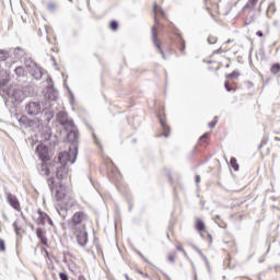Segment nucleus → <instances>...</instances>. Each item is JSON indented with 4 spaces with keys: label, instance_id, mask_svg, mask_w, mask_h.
<instances>
[{
    "label": "nucleus",
    "instance_id": "nucleus-35",
    "mask_svg": "<svg viewBox=\"0 0 280 280\" xmlns=\"http://www.w3.org/2000/svg\"><path fill=\"white\" fill-rule=\"evenodd\" d=\"M59 278H60L61 280H69V276H67V273H65V272H60V273H59Z\"/></svg>",
    "mask_w": 280,
    "mask_h": 280
},
{
    "label": "nucleus",
    "instance_id": "nucleus-16",
    "mask_svg": "<svg viewBox=\"0 0 280 280\" xmlns=\"http://www.w3.org/2000/svg\"><path fill=\"white\" fill-rule=\"evenodd\" d=\"M28 128H32L33 130H40V128H43V122H40V120L31 119L28 120Z\"/></svg>",
    "mask_w": 280,
    "mask_h": 280
},
{
    "label": "nucleus",
    "instance_id": "nucleus-43",
    "mask_svg": "<svg viewBox=\"0 0 280 280\" xmlns=\"http://www.w3.org/2000/svg\"><path fill=\"white\" fill-rule=\"evenodd\" d=\"M93 139L96 145H100V140L97 139V136L93 135Z\"/></svg>",
    "mask_w": 280,
    "mask_h": 280
},
{
    "label": "nucleus",
    "instance_id": "nucleus-3",
    "mask_svg": "<svg viewBox=\"0 0 280 280\" xmlns=\"http://www.w3.org/2000/svg\"><path fill=\"white\" fill-rule=\"evenodd\" d=\"M43 110V104L39 103V101H28L25 104V113L26 115H30V117H36L37 115H40Z\"/></svg>",
    "mask_w": 280,
    "mask_h": 280
},
{
    "label": "nucleus",
    "instance_id": "nucleus-1",
    "mask_svg": "<svg viewBox=\"0 0 280 280\" xmlns=\"http://www.w3.org/2000/svg\"><path fill=\"white\" fill-rule=\"evenodd\" d=\"M10 82V73L5 69L0 70V89L4 91L12 104H21L25 100L23 88L21 85H11L5 89V85Z\"/></svg>",
    "mask_w": 280,
    "mask_h": 280
},
{
    "label": "nucleus",
    "instance_id": "nucleus-49",
    "mask_svg": "<svg viewBox=\"0 0 280 280\" xmlns=\"http://www.w3.org/2000/svg\"><path fill=\"white\" fill-rule=\"evenodd\" d=\"M44 130H51V127H49L48 125H46V126L44 127Z\"/></svg>",
    "mask_w": 280,
    "mask_h": 280
},
{
    "label": "nucleus",
    "instance_id": "nucleus-14",
    "mask_svg": "<svg viewBox=\"0 0 280 280\" xmlns=\"http://www.w3.org/2000/svg\"><path fill=\"white\" fill-rule=\"evenodd\" d=\"M160 124L162 126L163 133L158 135V137H165V139L170 138V127L167 126V122H165V118H163V116H160Z\"/></svg>",
    "mask_w": 280,
    "mask_h": 280
},
{
    "label": "nucleus",
    "instance_id": "nucleus-18",
    "mask_svg": "<svg viewBox=\"0 0 280 280\" xmlns=\"http://www.w3.org/2000/svg\"><path fill=\"white\" fill-rule=\"evenodd\" d=\"M22 92L24 93V97H34V88L32 85L22 88Z\"/></svg>",
    "mask_w": 280,
    "mask_h": 280
},
{
    "label": "nucleus",
    "instance_id": "nucleus-25",
    "mask_svg": "<svg viewBox=\"0 0 280 280\" xmlns=\"http://www.w3.org/2000/svg\"><path fill=\"white\" fill-rule=\"evenodd\" d=\"M206 226H205V222L200 219H197L196 220V230L199 232V233H202V231H205Z\"/></svg>",
    "mask_w": 280,
    "mask_h": 280
},
{
    "label": "nucleus",
    "instance_id": "nucleus-48",
    "mask_svg": "<svg viewBox=\"0 0 280 280\" xmlns=\"http://www.w3.org/2000/svg\"><path fill=\"white\" fill-rule=\"evenodd\" d=\"M46 222H48V224H50V226H54V221L51 220V218H49V220H47Z\"/></svg>",
    "mask_w": 280,
    "mask_h": 280
},
{
    "label": "nucleus",
    "instance_id": "nucleus-15",
    "mask_svg": "<svg viewBox=\"0 0 280 280\" xmlns=\"http://www.w3.org/2000/svg\"><path fill=\"white\" fill-rule=\"evenodd\" d=\"M36 152H37L40 161H43V163H45V161H47V147L37 145L36 147Z\"/></svg>",
    "mask_w": 280,
    "mask_h": 280
},
{
    "label": "nucleus",
    "instance_id": "nucleus-30",
    "mask_svg": "<svg viewBox=\"0 0 280 280\" xmlns=\"http://www.w3.org/2000/svg\"><path fill=\"white\" fill-rule=\"evenodd\" d=\"M9 56L10 55L8 54V51L0 50V62H4V60H8Z\"/></svg>",
    "mask_w": 280,
    "mask_h": 280
},
{
    "label": "nucleus",
    "instance_id": "nucleus-53",
    "mask_svg": "<svg viewBox=\"0 0 280 280\" xmlns=\"http://www.w3.org/2000/svg\"><path fill=\"white\" fill-rule=\"evenodd\" d=\"M275 140H276V141H280V138H279V137H276Z\"/></svg>",
    "mask_w": 280,
    "mask_h": 280
},
{
    "label": "nucleus",
    "instance_id": "nucleus-29",
    "mask_svg": "<svg viewBox=\"0 0 280 280\" xmlns=\"http://www.w3.org/2000/svg\"><path fill=\"white\" fill-rule=\"evenodd\" d=\"M226 78H228L229 80H237V78H240V72L233 71V72H231L230 74H228Z\"/></svg>",
    "mask_w": 280,
    "mask_h": 280
},
{
    "label": "nucleus",
    "instance_id": "nucleus-24",
    "mask_svg": "<svg viewBox=\"0 0 280 280\" xmlns=\"http://www.w3.org/2000/svg\"><path fill=\"white\" fill-rule=\"evenodd\" d=\"M153 12H154V14H160V16H162L163 19H165V16H167L165 11H163L162 8L159 7L158 4H154Z\"/></svg>",
    "mask_w": 280,
    "mask_h": 280
},
{
    "label": "nucleus",
    "instance_id": "nucleus-45",
    "mask_svg": "<svg viewBox=\"0 0 280 280\" xmlns=\"http://www.w3.org/2000/svg\"><path fill=\"white\" fill-rule=\"evenodd\" d=\"M195 180H196V184H197V185L200 184V175H196V176H195Z\"/></svg>",
    "mask_w": 280,
    "mask_h": 280
},
{
    "label": "nucleus",
    "instance_id": "nucleus-51",
    "mask_svg": "<svg viewBox=\"0 0 280 280\" xmlns=\"http://www.w3.org/2000/svg\"><path fill=\"white\" fill-rule=\"evenodd\" d=\"M78 280H86V278H84V276H79Z\"/></svg>",
    "mask_w": 280,
    "mask_h": 280
},
{
    "label": "nucleus",
    "instance_id": "nucleus-17",
    "mask_svg": "<svg viewBox=\"0 0 280 280\" xmlns=\"http://www.w3.org/2000/svg\"><path fill=\"white\" fill-rule=\"evenodd\" d=\"M14 73H15L16 78H26V75H27V70H25V68L22 67V66H18V67L14 69Z\"/></svg>",
    "mask_w": 280,
    "mask_h": 280
},
{
    "label": "nucleus",
    "instance_id": "nucleus-9",
    "mask_svg": "<svg viewBox=\"0 0 280 280\" xmlns=\"http://www.w3.org/2000/svg\"><path fill=\"white\" fill-rule=\"evenodd\" d=\"M69 132L67 133V139L69 141V143H71L70 145V150H73L74 145H78V139H80V135L78 133V131H74V129H68Z\"/></svg>",
    "mask_w": 280,
    "mask_h": 280
},
{
    "label": "nucleus",
    "instance_id": "nucleus-5",
    "mask_svg": "<svg viewBox=\"0 0 280 280\" xmlns=\"http://www.w3.org/2000/svg\"><path fill=\"white\" fill-rule=\"evenodd\" d=\"M25 67L35 80H40L43 78V69L32 59L25 61Z\"/></svg>",
    "mask_w": 280,
    "mask_h": 280
},
{
    "label": "nucleus",
    "instance_id": "nucleus-21",
    "mask_svg": "<svg viewBox=\"0 0 280 280\" xmlns=\"http://www.w3.org/2000/svg\"><path fill=\"white\" fill-rule=\"evenodd\" d=\"M259 0H248L243 10H250V12H253Z\"/></svg>",
    "mask_w": 280,
    "mask_h": 280
},
{
    "label": "nucleus",
    "instance_id": "nucleus-52",
    "mask_svg": "<svg viewBox=\"0 0 280 280\" xmlns=\"http://www.w3.org/2000/svg\"><path fill=\"white\" fill-rule=\"evenodd\" d=\"M182 253L185 255V257H187V252L185 249Z\"/></svg>",
    "mask_w": 280,
    "mask_h": 280
},
{
    "label": "nucleus",
    "instance_id": "nucleus-2",
    "mask_svg": "<svg viewBox=\"0 0 280 280\" xmlns=\"http://www.w3.org/2000/svg\"><path fill=\"white\" fill-rule=\"evenodd\" d=\"M75 159H78V145H74L73 149L70 148V151H63L59 153L58 161L60 165H67L68 163H75Z\"/></svg>",
    "mask_w": 280,
    "mask_h": 280
},
{
    "label": "nucleus",
    "instance_id": "nucleus-54",
    "mask_svg": "<svg viewBox=\"0 0 280 280\" xmlns=\"http://www.w3.org/2000/svg\"><path fill=\"white\" fill-rule=\"evenodd\" d=\"M182 51H185V46L182 48Z\"/></svg>",
    "mask_w": 280,
    "mask_h": 280
},
{
    "label": "nucleus",
    "instance_id": "nucleus-46",
    "mask_svg": "<svg viewBox=\"0 0 280 280\" xmlns=\"http://www.w3.org/2000/svg\"><path fill=\"white\" fill-rule=\"evenodd\" d=\"M177 250H180L182 253H185V249L180 245H176Z\"/></svg>",
    "mask_w": 280,
    "mask_h": 280
},
{
    "label": "nucleus",
    "instance_id": "nucleus-26",
    "mask_svg": "<svg viewBox=\"0 0 280 280\" xmlns=\"http://www.w3.org/2000/svg\"><path fill=\"white\" fill-rule=\"evenodd\" d=\"M39 224H42L43 226H45V224H47V220H49V217L47 213L44 212H39Z\"/></svg>",
    "mask_w": 280,
    "mask_h": 280
},
{
    "label": "nucleus",
    "instance_id": "nucleus-10",
    "mask_svg": "<svg viewBox=\"0 0 280 280\" xmlns=\"http://www.w3.org/2000/svg\"><path fill=\"white\" fill-rule=\"evenodd\" d=\"M155 25L152 27V38L155 47H158L160 54L162 55V58L165 60V52H163V49L161 48V44L156 42V25H159V20L154 18Z\"/></svg>",
    "mask_w": 280,
    "mask_h": 280
},
{
    "label": "nucleus",
    "instance_id": "nucleus-7",
    "mask_svg": "<svg viewBox=\"0 0 280 280\" xmlns=\"http://www.w3.org/2000/svg\"><path fill=\"white\" fill-rule=\"evenodd\" d=\"M47 82L48 86L46 89L45 97L49 102H56V100H58V90L54 88V81H51V79H48Z\"/></svg>",
    "mask_w": 280,
    "mask_h": 280
},
{
    "label": "nucleus",
    "instance_id": "nucleus-13",
    "mask_svg": "<svg viewBox=\"0 0 280 280\" xmlns=\"http://www.w3.org/2000/svg\"><path fill=\"white\" fill-rule=\"evenodd\" d=\"M86 220V213L84 211H78L72 215V223L74 225L82 224Z\"/></svg>",
    "mask_w": 280,
    "mask_h": 280
},
{
    "label": "nucleus",
    "instance_id": "nucleus-44",
    "mask_svg": "<svg viewBox=\"0 0 280 280\" xmlns=\"http://www.w3.org/2000/svg\"><path fill=\"white\" fill-rule=\"evenodd\" d=\"M266 143H268V139H267V138H265V139L261 140V142H260V148H261V145H266Z\"/></svg>",
    "mask_w": 280,
    "mask_h": 280
},
{
    "label": "nucleus",
    "instance_id": "nucleus-31",
    "mask_svg": "<svg viewBox=\"0 0 280 280\" xmlns=\"http://www.w3.org/2000/svg\"><path fill=\"white\" fill-rule=\"evenodd\" d=\"M110 30H113V32H117V28L119 27V24L117 23V21H112L109 24Z\"/></svg>",
    "mask_w": 280,
    "mask_h": 280
},
{
    "label": "nucleus",
    "instance_id": "nucleus-37",
    "mask_svg": "<svg viewBox=\"0 0 280 280\" xmlns=\"http://www.w3.org/2000/svg\"><path fill=\"white\" fill-rule=\"evenodd\" d=\"M139 257H141V259H143L147 264H150V260H148V258H145V256H143V254H141V252L137 250Z\"/></svg>",
    "mask_w": 280,
    "mask_h": 280
},
{
    "label": "nucleus",
    "instance_id": "nucleus-36",
    "mask_svg": "<svg viewBox=\"0 0 280 280\" xmlns=\"http://www.w3.org/2000/svg\"><path fill=\"white\" fill-rule=\"evenodd\" d=\"M218 42V39L215 37L211 38V37H208V43L210 45H215V43Z\"/></svg>",
    "mask_w": 280,
    "mask_h": 280
},
{
    "label": "nucleus",
    "instance_id": "nucleus-39",
    "mask_svg": "<svg viewBox=\"0 0 280 280\" xmlns=\"http://www.w3.org/2000/svg\"><path fill=\"white\" fill-rule=\"evenodd\" d=\"M224 86H225L228 93H231V91H233L231 89V85H229V81H225Z\"/></svg>",
    "mask_w": 280,
    "mask_h": 280
},
{
    "label": "nucleus",
    "instance_id": "nucleus-55",
    "mask_svg": "<svg viewBox=\"0 0 280 280\" xmlns=\"http://www.w3.org/2000/svg\"><path fill=\"white\" fill-rule=\"evenodd\" d=\"M127 280H129L128 275L125 276Z\"/></svg>",
    "mask_w": 280,
    "mask_h": 280
},
{
    "label": "nucleus",
    "instance_id": "nucleus-11",
    "mask_svg": "<svg viewBox=\"0 0 280 280\" xmlns=\"http://www.w3.org/2000/svg\"><path fill=\"white\" fill-rule=\"evenodd\" d=\"M69 174V167H67V164H58L56 176L58 180H62L67 175Z\"/></svg>",
    "mask_w": 280,
    "mask_h": 280
},
{
    "label": "nucleus",
    "instance_id": "nucleus-6",
    "mask_svg": "<svg viewBox=\"0 0 280 280\" xmlns=\"http://www.w3.org/2000/svg\"><path fill=\"white\" fill-rule=\"evenodd\" d=\"M47 183H48V187H49L51 194H54V191H55V198H56L57 202H59V200H65L67 195L62 190V186H60L59 188H55L54 185L56 182L54 180V178H48Z\"/></svg>",
    "mask_w": 280,
    "mask_h": 280
},
{
    "label": "nucleus",
    "instance_id": "nucleus-12",
    "mask_svg": "<svg viewBox=\"0 0 280 280\" xmlns=\"http://www.w3.org/2000/svg\"><path fill=\"white\" fill-rule=\"evenodd\" d=\"M77 242L80 246H86L89 242V233H86V230L83 229L77 234Z\"/></svg>",
    "mask_w": 280,
    "mask_h": 280
},
{
    "label": "nucleus",
    "instance_id": "nucleus-8",
    "mask_svg": "<svg viewBox=\"0 0 280 280\" xmlns=\"http://www.w3.org/2000/svg\"><path fill=\"white\" fill-rule=\"evenodd\" d=\"M5 196L10 207L15 209V211H21V202H19V198L12 192H7Z\"/></svg>",
    "mask_w": 280,
    "mask_h": 280
},
{
    "label": "nucleus",
    "instance_id": "nucleus-20",
    "mask_svg": "<svg viewBox=\"0 0 280 280\" xmlns=\"http://www.w3.org/2000/svg\"><path fill=\"white\" fill-rule=\"evenodd\" d=\"M36 235L38 240H40L42 244L47 245V237H45V231H43V229L38 228L36 230Z\"/></svg>",
    "mask_w": 280,
    "mask_h": 280
},
{
    "label": "nucleus",
    "instance_id": "nucleus-34",
    "mask_svg": "<svg viewBox=\"0 0 280 280\" xmlns=\"http://www.w3.org/2000/svg\"><path fill=\"white\" fill-rule=\"evenodd\" d=\"M0 252L5 253V241L0 238Z\"/></svg>",
    "mask_w": 280,
    "mask_h": 280
},
{
    "label": "nucleus",
    "instance_id": "nucleus-32",
    "mask_svg": "<svg viewBox=\"0 0 280 280\" xmlns=\"http://www.w3.org/2000/svg\"><path fill=\"white\" fill-rule=\"evenodd\" d=\"M280 71V65L276 63L271 67V72H273L275 74L279 73Z\"/></svg>",
    "mask_w": 280,
    "mask_h": 280
},
{
    "label": "nucleus",
    "instance_id": "nucleus-22",
    "mask_svg": "<svg viewBox=\"0 0 280 280\" xmlns=\"http://www.w3.org/2000/svg\"><path fill=\"white\" fill-rule=\"evenodd\" d=\"M13 56H14L15 60H21V58H23V56H25V50H23L22 48H15L13 51Z\"/></svg>",
    "mask_w": 280,
    "mask_h": 280
},
{
    "label": "nucleus",
    "instance_id": "nucleus-56",
    "mask_svg": "<svg viewBox=\"0 0 280 280\" xmlns=\"http://www.w3.org/2000/svg\"><path fill=\"white\" fill-rule=\"evenodd\" d=\"M69 1H73V0H69Z\"/></svg>",
    "mask_w": 280,
    "mask_h": 280
},
{
    "label": "nucleus",
    "instance_id": "nucleus-33",
    "mask_svg": "<svg viewBox=\"0 0 280 280\" xmlns=\"http://www.w3.org/2000/svg\"><path fill=\"white\" fill-rule=\"evenodd\" d=\"M217 124H218V116H215L214 119L208 124V126L209 128H215Z\"/></svg>",
    "mask_w": 280,
    "mask_h": 280
},
{
    "label": "nucleus",
    "instance_id": "nucleus-27",
    "mask_svg": "<svg viewBox=\"0 0 280 280\" xmlns=\"http://www.w3.org/2000/svg\"><path fill=\"white\" fill-rule=\"evenodd\" d=\"M195 248H196L197 253L200 255V257H202V259L205 260L206 266L209 270V268H210L209 259L207 258V256H205V254H202V250H200L198 247H195Z\"/></svg>",
    "mask_w": 280,
    "mask_h": 280
},
{
    "label": "nucleus",
    "instance_id": "nucleus-50",
    "mask_svg": "<svg viewBox=\"0 0 280 280\" xmlns=\"http://www.w3.org/2000/svg\"><path fill=\"white\" fill-rule=\"evenodd\" d=\"M230 43H233V39H228V40L225 42V45H229Z\"/></svg>",
    "mask_w": 280,
    "mask_h": 280
},
{
    "label": "nucleus",
    "instance_id": "nucleus-42",
    "mask_svg": "<svg viewBox=\"0 0 280 280\" xmlns=\"http://www.w3.org/2000/svg\"><path fill=\"white\" fill-rule=\"evenodd\" d=\"M209 138V133H205L203 136L200 137V141H205V139Z\"/></svg>",
    "mask_w": 280,
    "mask_h": 280
},
{
    "label": "nucleus",
    "instance_id": "nucleus-28",
    "mask_svg": "<svg viewBox=\"0 0 280 280\" xmlns=\"http://www.w3.org/2000/svg\"><path fill=\"white\" fill-rule=\"evenodd\" d=\"M230 165L233 167L234 172H237L240 170V165L237 164V159L231 158Z\"/></svg>",
    "mask_w": 280,
    "mask_h": 280
},
{
    "label": "nucleus",
    "instance_id": "nucleus-4",
    "mask_svg": "<svg viewBox=\"0 0 280 280\" xmlns=\"http://www.w3.org/2000/svg\"><path fill=\"white\" fill-rule=\"evenodd\" d=\"M57 121L66 130H75V124L73 122V119H69V116L66 112H59L57 114Z\"/></svg>",
    "mask_w": 280,
    "mask_h": 280
},
{
    "label": "nucleus",
    "instance_id": "nucleus-47",
    "mask_svg": "<svg viewBox=\"0 0 280 280\" xmlns=\"http://www.w3.org/2000/svg\"><path fill=\"white\" fill-rule=\"evenodd\" d=\"M256 35L259 36V38H261V37L264 36V32L258 31V32L256 33Z\"/></svg>",
    "mask_w": 280,
    "mask_h": 280
},
{
    "label": "nucleus",
    "instance_id": "nucleus-40",
    "mask_svg": "<svg viewBox=\"0 0 280 280\" xmlns=\"http://www.w3.org/2000/svg\"><path fill=\"white\" fill-rule=\"evenodd\" d=\"M13 228L15 230V233H19V231H21V229H19V224L16 222L13 223Z\"/></svg>",
    "mask_w": 280,
    "mask_h": 280
},
{
    "label": "nucleus",
    "instance_id": "nucleus-19",
    "mask_svg": "<svg viewBox=\"0 0 280 280\" xmlns=\"http://www.w3.org/2000/svg\"><path fill=\"white\" fill-rule=\"evenodd\" d=\"M37 170L40 174V176H49V167H47V164L42 163L37 166Z\"/></svg>",
    "mask_w": 280,
    "mask_h": 280
},
{
    "label": "nucleus",
    "instance_id": "nucleus-23",
    "mask_svg": "<svg viewBox=\"0 0 280 280\" xmlns=\"http://www.w3.org/2000/svg\"><path fill=\"white\" fill-rule=\"evenodd\" d=\"M250 23H255V10H253V12H250L249 10L248 15L245 20V25H250Z\"/></svg>",
    "mask_w": 280,
    "mask_h": 280
},
{
    "label": "nucleus",
    "instance_id": "nucleus-38",
    "mask_svg": "<svg viewBox=\"0 0 280 280\" xmlns=\"http://www.w3.org/2000/svg\"><path fill=\"white\" fill-rule=\"evenodd\" d=\"M167 258H168V261H171V264H175L176 259L174 258V255L168 254Z\"/></svg>",
    "mask_w": 280,
    "mask_h": 280
},
{
    "label": "nucleus",
    "instance_id": "nucleus-41",
    "mask_svg": "<svg viewBox=\"0 0 280 280\" xmlns=\"http://www.w3.org/2000/svg\"><path fill=\"white\" fill-rule=\"evenodd\" d=\"M48 10H56V4L55 3H49L48 4Z\"/></svg>",
    "mask_w": 280,
    "mask_h": 280
}]
</instances>
